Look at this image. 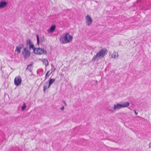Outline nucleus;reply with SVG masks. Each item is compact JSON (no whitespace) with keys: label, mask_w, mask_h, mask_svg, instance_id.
<instances>
[{"label":"nucleus","mask_w":151,"mask_h":151,"mask_svg":"<svg viewBox=\"0 0 151 151\" xmlns=\"http://www.w3.org/2000/svg\"><path fill=\"white\" fill-rule=\"evenodd\" d=\"M122 108L127 107L129 106V103L128 102H126L124 103L121 104Z\"/></svg>","instance_id":"ddd939ff"},{"label":"nucleus","mask_w":151,"mask_h":151,"mask_svg":"<svg viewBox=\"0 0 151 151\" xmlns=\"http://www.w3.org/2000/svg\"><path fill=\"white\" fill-rule=\"evenodd\" d=\"M122 108L121 104H117L114 105V110Z\"/></svg>","instance_id":"9d476101"},{"label":"nucleus","mask_w":151,"mask_h":151,"mask_svg":"<svg viewBox=\"0 0 151 151\" xmlns=\"http://www.w3.org/2000/svg\"><path fill=\"white\" fill-rule=\"evenodd\" d=\"M118 53L117 52H114L112 54V57L113 58H116L118 56Z\"/></svg>","instance_id":"dca6fc26"},{"label":"nucleus","mask_w":151,"mask_h":151,"mask_svg":"<svg viewBox=\"0 0 151 151\" xmlns=\"http://www.w3.org/2000/svg\"><path fill=\"white\" fill-rule=\"evenodd\" d=\"M56 26L55 25H53L50 27V28L48 30V32L49 33L52 32L55 30Z\"/></svg>","instance_id":"f8f14e48"},{"label":"nucleus","mask_w":151,"mask_h":151,"mask_svg":"<svg viewBox=\"0 0 151 151\" xmlns=\"http://www.w3.org/2000/svg\"><path fill=\"white\" fill-rule=\"evenodd\" d=\"M107 52L106 48H104L101 49L93 58V60L94 61L99 60L101 59V57L102 58L105 56L107 54Z\"/></svg>","instance_id":"f257e3e1"},{"label":"nucleus","mask_w":151,"mask_h":151,"mask_svg":"<svg viewBox=\"0 0 151 151\" xmlns=\"http://www.w3.org/2000/svg\"><path fill=\"white\" fill-rule=\"evenodd\" d=\"M42 61L43 62V64L45 65L46 67L48 65L49 63L47 59H43L42 60Z\"/></svg>","instance_id":"9b49d317"},{"label":"nucleus","mask_w":151,"mask_h":151,"mask_svg":"<svg viewBox=\"0 0 151 151\" xmlns=\"http://www.w3.org/2000/svg\"><path fill=\"white\" fill-rule=\"evenodd\" d=\"M26 44L27 46L29 45V49L30 50H33L34 52V49H35L36 48H35L32 42L29 39H28L27 40Z\"/></svg>","instance_id":"20e7f679"},{"label":"nucleus","mask_w":151,"mask_h":151,"mask_svg":"<svg viewBox=\"0 0 151 151\" xmlns=\"http://www.w3.org/2000/svg\"><path fill=\"white\" fill-rule=\"evenodd\" d=\"M63 102L65 104V106H67V104L64 101H63Z\"/></svg>","instance_id":"412c9836"},{"label":"nucleus","mask_w":151,"mask_h":151,"mask_svg":"<svg viewBox=\"0 0 151 151\" xmlns=\"http://www.w3.org/2000/svg\"><path fill=\"white\" fill-rule=\"evenodd\" d=\"M22 54L25 58L29 57L30 55V52L26 48H24L23 51L22 52Z\"/></svg>","instance_id":"423d86ee"},{"label":"nucleus","mask_w":151,"mask_h":151,"mask_svg":"<svg viewBox=\"0 0 151 151\" xmlns=\"http://www.w3.org/2000/svg\"><path fill=\"white\" fill-rule=\"evenodd\" d=\"M35 53L36 54L41 55L42 54H44L46 55L47 53V51L44 49L40 48H36L34 49Z\"/></svg>","instance_id":"7ed1b4c3"},{"label":"nucleus","mask_w":151,"mask_h":151,"mask_svg":"<svg viewBox=\"0 0 151 151\" xmlns=\"http://www.w3.org/2000/svg\"><path fill=\"white\" fill-rule=\"evenodd\" d=\"M26 105L25 103L23 104V106L22 107V109L24 110L26 109Z\"/></svg>","instance_id":"a211bd4d"},{"label":"nucleus","mask_w":151,"mask_h":151,"mask_svg":"<svg viewBox=\"0 0 151 151\" xmlns=\"http://www.w3.org/2000/svg\"><path fill=\"white\" fill-rule=\"evenodd\" d=\"M72 39L71 35L69 33H66L61 37L60 41L62 44H65L71 42Z\"/></svg>","instance_id":"f03ea898"},{"label":"nucleus","mask_w":151,"mask_h":151,"mask_svg":"<svg viewBox=\"0 0 151 151\" xmlns=\"http://www.w3.org/2000/svg\"><path fill=\"white\" fill-rule=\"evenodd\" d=\"M23 46L24 45L23 44L20 45L19 46H17L15 50V52H17V54H19L20 52L21 49Z\"/></svg>","instance_id":"6e6552de"},{"label":"nucleus","mask_w":151,"mask_h":151,"mask_svg":"<svg viewBox=\"0 0 151 151\" xmlns=\"http://www.w3.org/2000/svg\"><path fill=\"white\" fill-rule=\"evenodd\" d=\"M50 86L49 85H48V86H44V87H43V90H44V92H45V91L46 90V89H47V88H48L50 87Z\"/></svg>","instance_id":"f3484780"},{"label":"nucleus","mask_w":151,"mask_h":151,"mask_svg":"<svg viewBox=\"0 0 151 151\" xmlns=\"http://www.w3.org/2000/svg\"><path fill=\"white\" fill-rule=\"evenodd\" d=\"M29 65H28V66H27V68H28V67H29Z\"/></svg>","instance_id":"5701e85b"},{"label":"nucleus","mask_w":151,"mask_h":151,"mask_svg":"<svg viewBox=\"0 0 151 151\" xmlns=\"http://www.w3.org/2000/svg\"><path fill=\"white\" fill-rule=\"evenodd\" d=\"M7 3L5 1H1L0 2V8H3L5 6Z\"/></svg>","instance_id":"1a4fd4ad"},{"label":"nucleus","mask_w":151,"mask_h":151,"mask_svg":"<svg viewBox=\"0 0 151 151\" xmlns=\"http://www.w3.org/2000/svg\"><path fill=\"white\" fill-rule=\"evenodd\" d=\"M64 107L63 106L61 108H60V109L61 110H64Z\"/></svg>","instance_id":"aec40b11"},{"label":"nucleus","mask_w":151,"mask_h":151,"mask_svg":"<svg viewBox=\"0 0 151 151\" xmlns=\"http://www.w3.org/2000/svg\"><path fill=\"white\" fill-rule=\"evenodd\" d=\"M36 36H37V43L38 44L39 42V37H38V35H37Z\"/></svg>","instance_id":"6ab92c4d"},{"label":"nucleus","mask_w":151,"mask_h":151,"mask_svg":"<svg viewBox=\"0 0 151 151\" xmlns=\"http://www.w3.org/2000/svg\"><path fill=\"white\" fill-rule=\"evenodd\" d=\"M55 79L54 78H50L49 80V85L50 86L55 81Z\"/></svg>","instance_id":"2eb2a0df"},{"label":"nucleus","mask_w":151,"mask_h":151,"mask_svg":"<svg viewBox=\"0 0 151 151\" xmlns=\"http://www.w3.org/2000/svg\"><path fill=\"white\" fill-rule=\"evenodd\" d=\"M86 22L88 25L91 24L92 22V19L89 15H87L86 17Z\"/></svg>","instance_id":"0eeeda50"},{"label":"nucleus","mask_w":151,"mask_h":151,"mask_svg":"<svg viewBox=\"0 0 151 151\" xmlns=\"http://www.w3.org/2000/svg\"><path fill=\"white\" fill-rule=\"evenodd\" d=\"M52 73V72L50 70H48L45 74V78L46 79L48 78Z\"/></svg>","instance_id":"4468645a"},{"label":"nucleus","mask_w":151,"mask_h":151,"mask_svg":"<svg viewBox=\"0 0 151 151\" xmlns=\"http://www.w3.org/2000/svg\"><path fill=\"white\" fill-rule=\"evenodd\" d=\"M135 113L136 114H138V113L136 112V111L135 110Z\"/></svg>","instance_id":"4be33fe9"},{"label":"nucleus","mask_w":151,"mask_h":151,"mask_svg":"<svg viewBox=\"0 0 151 151\" xmlns=\"http://www.w3.org/2000/svg\"><path fill=\"white\" fill-rule=\"evenodd\" d=\"M22 81V80L21 77L19 76H18L15 78L14 83L16 86H18L21 84Z\"/></svg>","instance_id":"39448f33"}]
</instances>
